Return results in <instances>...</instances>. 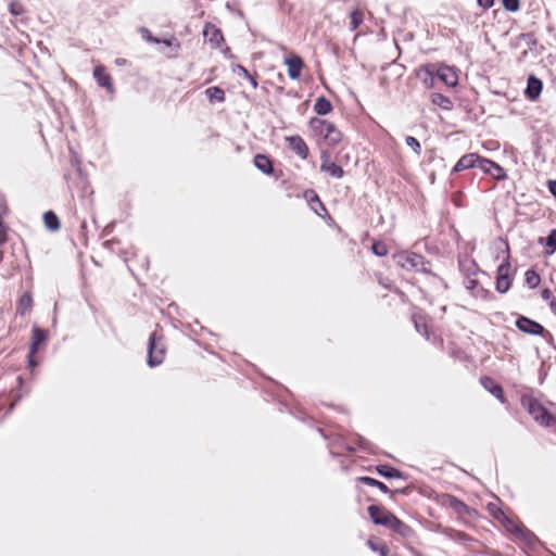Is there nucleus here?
Instances as JSON below:
<instances>
[{
  "mask_svg": "<svg viewBox=\"0 0 556 556\" xmlns=\"http://www.w3.org/2000/svg\"><path fill=\"white\" fill-rule=\"evenodd\" d=\"M492 168V173L490 174V176H492L494 179L496 180H503L507 177L504 168L498 165L497 163L494 162V167H491Z\"/></svg>",
  "mask_w": 556,
  "mask_h": 556,
  "instance_id": "nucleus-41",
  "label": "nucleus"
},
{
  "mask_svg": "<svg viewBox=\"0 0 556 556\" xmlns=\"http://www.w3.org/2000/svg\"><path fill=\"white\" fill-rule=\"evenodd\" d=\"M545 247L548 249L547 253L552 254L556 250V229L549 231L544 239Z\"/></svg>",
  "mask_w": 556,
  "mask_h": 556,
  "instance_id": "nucleus-36",
  "label": "nucleus"
},
{
  "mask_svg": "<svg viewBox=\"0 0 556 556\" xmlns=\"http://www.w3.org/2000/svg\"><path fill=\"white\" fill-rule=\"evenodd\" d=\"M43 222L49 230L55 231L60 228V219L52 211H48L43 214Z\"/></svg>",
  "mask_w": 556,
  "mask_h": 556,
  "instance_id": "nucleus-29",
  "label": "nucleus"
},
{
  "mask_svg": "<svg viewBox=\"0 0 556 556\" xmlns=\"http://www.w3.org/2000/svg\"><path fill=\"white\" fill-rule=\"evenodd\" d=\"M363 23V13L355 9L350 13V30L354 31L356 30L359 25Z\"/></svg>",
  "mask_w": 556,
  "mask_h": 556,
  "instance_id": "nucleus-33",
  "label": "nucleus"
},
{
  "mask_svg": "<svg viewBox=\"0 0 556 556\" xmlns=\"http://www.w3.org/2000/svg\"><path fill=\"white\" fill-rule=\"evenodd\" d=\"M503 7L509 12H516L520 8V0H502Z\"/></svg>",
  "mask_w": 556,
  "mask_h": 556,
  "instance_id": "nucleus-43",
  "label": "nucleus"
},
{
  "mask_svg": "<svg viewBox=\"0 0 556 556\" xmlns=\"http://www.w3.org/2000/svg\"><path fill=\"white\" fill-rule=\"evenodd\" d=\"M358 482L369 485V486H376L383 493L390 492V490L386 483H383L375 478L368 477V476L359 477Z\"/></svg>",
  "mask_w": 556,
  "mask_h": 556,
  "instance_id": "nucleus-30",
  "label": "nucleus"
},
{
  "mask_svg": "<svg viewBox=\"0 0 556 556\" xmlns=\"http://www.w3.org/2000/svg\"><path fill=\"white\" fill-rule=\"evenodd\" d=\"M479 160L478 153H468L463 155L454 165L452 174L460 173L466 169L476 168V162Z\"/></svg>",
  "mask_w": 556,
  "mask_h": 556,
  "instance_id": "nucleus-10",
  "label": "nucleus"
},
{
  "mask_svg": "<svg viewBox=\"0 0 556 556\" xmlns=\"http://www.w3.org/2000/svg\"><path fill=\"white\" fill-rule=\"evenodd\" d=\"M202 34L214 49L218 48L224 41V35L222 30L211 23H206L204 25Z\"/></svg>",
  "mask_w": 556,
  "mask_h": 556,
  "instance_id": "nucleus-8",
  "label": "nucleus"
},
{
  "mask_svg": "<svg viewBox=\"0 0 556 556\" xmlns=\"http://www.w3.org/2000/svg\"><path fill=\"white\" fill-rule=\"evenodd\" d=\"M489 509L493 516H494V514H498V510H501L500 508H496L495 505H493V504L489 505Z\"/></svg>",
  "mask_w": 556,
  "mask_h": 556,
  "instance_id": "nucleus-58",
  "label": "nucleus"
},
{
  "mask_svg": "<svg viewBox=\"0 0 556 556\" xmlns=\"http://www.w3.org/2000/svg\"><path fill=\"white\" fill-rule=\"evenodd\" d=\"M320 170L328 173L330 176L334 178H342L344 175V170L342 169V167L336 164L334 162L329 163L326 166H320Z\"/></svg>",
  "mask_w": 556,
  "mask_h": 556,
  "instance_id": "nucleus-31",
  "label": "nucleus"
},
{
  "mask_svg": "<svg viewBox=\"0 0 556 556\" xmlns=\"http://www.w3.org/2000/svg\"><path fill=\"white\" fill-rule=\"evenodd\" d=\"M285 64L288 66V75L291 79H298L301 76L304 62L301 56L292 55L285 59Z\"/></svg>",
  "mask_w": 556,
  "mask_h": 556,
  "instance_id": "nucleus-12",
  "label": "nucleus"
},
{
  "mask_svg": "<svg viewBox=\"0 0 556 556\" xmlns=\"http://www.w3.org/2000/svg\"><path fill=\"white\" fill-rule=\"evenodd\" d=\"M245 78L250 81L251 86H252L254 89H256V88H257L258 84H257V80H256V76H255V75H251V74H249V76H247Z\"/></svg>",
  "mask_w": 556,
  "mask_h": 556,
  "instance_id": "nucleus-55",
  "label": "nucleus"
},
{
  "mask_svg": "<svg viewBox=\"0 0 556 556\" xmlns=\"http://www.w3.org/2000/svg\"><path fill=\"white\" fill-rule=\"evenodd\" d=\"M367 511L375 525L382 526L388 529L392 526V522L396 517L381 505H370L368 506Z\"/></svg>",
  "mask_w": 556,
  "mask_h": 556,
  "instance_id": "nucleus-6",
  "label": "nucleus"
},
{
  "mask_svg": "<svg viewBox=\"0 0 556 556\" xmlns=\"http://www.w3.org/2000/svg\"><path fill=\"white\" fill-rule=\"evenodd\" d=\"M232 72L237 75H242L244 78L247 76H249L250 72L242 65L240 64H237L236 66L232 67Z\"/></svg>",
  "mask_w": 556,
  "mask_h": 556,
  "instance_id": "nucleus-46",
  "label": "nucleus"
},
{
  "mask_svg": "<svg viewBox=\"0 0 556 556\" xmlns=\"http://www.w3.org/2000/svg\"><path fill=\"white\" fill-rule=\"evenodd\" d=\"M47 341V332L45 329L39 327L33 328L31 341L29 345V351L31 354H36L39 350L40 345Z\"/></svg>",
  "mask_w": 556,
  "mask_h": 556,
  "instance_id": "nucleus-17",
  "label": "nucleus"
},
{
  "mask_svg": "<svg viewBox=\"0 0 556 556\" xmlns=\"http://www.w3.org/2000/svg\"><path fill=\"white\" fill-rule=\"evenodd\" d=\"M477 3L479 7L486 10L493 7L494 0H477Z\"/></svg>",
  "mask_w": 556,
  "mask_h": 556,
  "instance_id": "nucleus-50",
  "label": "nucleus"
},
{
  "mask_svg": "<svg viewBox=\"0 0 556 556\" xmlns=\"http://www.w3.org/2000/svg\"><path fill=\"white\" fill-rule=\"evenodd\" d=\"M329 123L330 122H327L325 119L313 117L309 121V127L316 135L324 137L326 128Z\"/></svg>",
  "mask_w": 556,
  "mask_h": 556,
  "instance_id": "nucleus-28",
  "label": "nucleus"
},
{
  "mask_svg": "<svg viewBox=\"0 0 556 556\" xmlns=\"http://www.w3.org/2000/svg\"><path fill=\"white\" fill-rule=\"evenodd\" d=\"M494 518L497 519L505 529L515 535L514 528H521L523 525L516 523L509 516H507L503 510H498V514H494Z\"/></svg>",
  "mask_w": 556,
  "mask_h": 556,
  "instance_id": "nucleus-21",
  "label": "nucleus"
},
{
  "mask_svg": "<svg viewBox=\"0 0 556 556\" xmlns=\"http://www.w3.org/2000/svg\"><path fill=\"white\" fill-rule=\"evenodd\" d=\"M27 358H28V367L35 368L38 365L37 361L35 359V354H31L30 351L28 352Z\"/></svg>",
  "mask_w": 556,
  "mask_h": 556,
  "instance_id": "nucleus-53",
  "label": "nucleus"
},
{
  "mask_svg": "<svg viewBox=\"0 0 556 556\" xmlns=\"http://www.w3.org/2000/svg\"><path fill=\"white\" fill-rule=\"evenodd\" d=\"M438 78L448 87H455L458 84V77L450 66H441L437 73Z\"/></svg>",
  "mask_w": 556,
  "mask_h": 556,
  "instance_id": "nucleus-15",
  "label": "nucleus"
},
{
  "mask_svg": "<svg viewBox=\"0 0 556 556\" xmlns=\"http://www.w3.org/2000/svg\"><path fill=\"white\" fill-rule=\"evenodd\" d=\"M311 192L313 193V197L311 198V200H309V201H311V202H317V203H318V205H319L323 210H325V206H324V204L321 203V201L319 200L318 195H317L314 191H311Z\"/></svg>",
  "mask_w": 556,
  "mask_h": 556,
  "instance_id": "nucleus-56",
  "label": "nucleus"
},
{
  "mask_svg": "<svg viewBox=\"0 0 556 556\" xmlns=\"http://www.w3.org/2000/svg\"><path fill=\"white\" fill-rule=\"evenodd\" d=\"M9 11L12 15L18 16L25 13V7L22 2L14 0L9 4Z\"/></svg>",
  "mask_w": 556,
  "mask_h": 556,
  "instance_id": "nucleus-39",
  "label": "nucleus"
},
{
  "mask_svg": "<svg viewBox=\"0 0 556 556\" xmlns=\"http://www.w3.org/2000/svg\"><path fill=\"white\" fill-rule=\"evenodd\" d=\"M324 139L328 142L329 146H336L341 141L342 134L333 123H329L326 128Z\"/></svg>",
  "mask_w": 556,
  "mask_h": 556,
  "instance_id": "nucleus-19",
  "label": "nucleus"
},
{
  "mask_svg": "<svg viewBox=\"0 0 556 556\" xmlns=\"http://www.w3.org/2000/svg\"><path fill=\"white\" fill-rule=\"evenodd\" d=\"M430 100L433 105H437L445 111H450L453 109L452 100L442 93H439V92L431 93Z\"/></svg>",
  "mask_w": 556,
  "mask_h": 556,
  "instance_id": "nucleus-24",
  "label": "nucleus"
},
{
  "mask_svg": "<svg viewBox=\"0 0 556 556\" xmlns=\"http://www.w3.org/2000/svg\"><path fill=\"white\" fill-rule=\"evenodd\" d=\"M515 326L517 329L523 333L532 334V336H542L545 339L552 338V334L538 321L527 317V316H518L516 319Z\"/></svg>",
  "mask_w": 556,
  "mask_h": 556,
  "instance_id": "nucleus-4",
  "label": "nucleus"
},
{
  "mask_svg": "<svg viewBox=\"0 0 556 556\" xmlns=\"http://www.w3.org/2000/svg\"><path fill=\"white\" fill-rule=\"evenodd\" d=\"M356 443L361 450L369 454H376V446L364 437L357 434Z\"/></svg>",
  "mask_w": 556,
  "mask_h": 556,
  "instance_id": "nucleus-34",
  "label": "nucleus"
},
{
  "mask_svg": "<svg viewBox=\"0 0 556 556\" xmlns=\"http://www.w3.org/2000/svg\"><path fill=\"white\" fill-rule=\"evenodd\" d=\"M541 296L545 301H551L553 298H555L553 295V292L549 289H547V288L542 290Z\"/></svg>",
  "mask_w": 556,
  "mask_h": 556,
  "instance_id": "nucleus-51",
  "label": "nucleus"
},
{
  "mask_svg": "<svg viewBox=\"0 0 556 556\" xmlns=\"http://www.w3.org/2000/svg\"><path fill=\"white\" fill-rule=\"evenodd\" d=\"M513 282V269L508 257L497 267L495 289L500 293H506Z\"/></svg>",
  "mask_w": 556,
  "mask_h": 556,
  "instance_id": "nucleus-5",
  "label": "nucleus"
},
{
  "mask_svg": "<svg viewBox=\"0 0 556 556\" xmlns=\"http://www.w3.org/2000/svg\"><path fill=\"white\" fill-rule=\"evenodd\" d=\"M494 167V161L479 155V160L476 162V168H480L483 173L490 175Z\"/></svg>",
  "mask_w": 556,
  "mask_h": 556,
  "instance_id": "nucleus-35",
  "label": "nucleus"
},
{
  "mask_svg": "<svg viewBox=\"0 0 556 556\" xmlns=\"http://www.w3.org/2000/svg\"><path fill=\"white\" fill-rule=\"evenodd\" d=\"M160 340L161 337H157L156 332H152L149 337L147 363L152 368L161 365L164 361L165 346Z\"/></svg>",
  "mask_w": 556,
  "mask_h": 556,
  "instance_id": "nucleus-3",
  "label": "nucleus"
},
{
  "mask_svg": "<svg viewBox=\"0 0 556 556\" xmlns=\"http://www.w3.org/2000/svg\"><path fill=\"white\" fill-rule=\"evenodd\" d=\"M93 77L96 78L100 87L105 88L109 91H113L111 76L108 73H105V68L102 65L94 67Z\"/></svg>",
  "mask_w": 556,
  "mask_h": 556,
  "instance_id": "nucleus-16",
  "label": "nucleus"
},
{
  "mask_svg": "<svg viewBox=\"0 0 556 556\" xmlns=\"http://www.w3.org/2000/svg\"><path fill=\"white\" fill-rule=\"evenodd\" d=\"M515 530V539L520 541V542H523L526 545H528L529 547H532L535 545V543L539 542V539L536 538V535L531 532L530 530H528L525 526H522L521 528H514Z\"/></svg>",
  "mask_w": 556,
  "mask_h": 556,
  "instance_id": "nucleus-14",
  "label": "nucleus"
},
{
  "mask_svg": "<svg viewBox=\"0 0 556 556\" xmlns=\"http://www.w3.org/2000/svg\"><path fill=\"white\" fill-rule=\"evenodd\" d=\"M5 241H7V237L0 236V245L3 244ZM2 260H3V252L0 250V263L2 262Z\"/></svg>",
  "mask_w": 556,
  "mask_h": 556,
  "instance_id": "nucleus-57",
  "label": "nucleus"
},
{
  "mask_svg": "<svg viewBox=\"0 0 556 556\" xmlns=\"http://www.w3.org/2000/svg\"><path fill=\"white\" fill-rule=\"evenodd\" d=\"M414 324H415V328L416 330L421 333L422 336H425L427 339H429V332H428V327H427V324L415 318L414 319Z\"/></svg>",
  "mask_w": 556,
  "mask_h": 556,
  "instance_id": "nucleus-44",
  "label": "nucleus"
},
{
  "mask_svg": "<svg viewBox=\"0 0 556 556\" xmlns=\"http://www.w3.org/2000/svg\"><path fill=\"white\" fill-rule=\"evenodd\" d=\"M520 38L523 39L530 46V48L535 46L538 42L536 38L532 33H523L520 35Z\"/></svg>",
  "mask_w": 556,
  "mask_h": 556,
  "instance_id": "nucleus-45",
  "label": "nucleus"
},
{
  "mask_svg": "<svg viewBox=\"0 0 556 556\" xmlns=\"http://www.w3.org/2000/svg\"><path fill=\"white\" fill-rule=\"evenodd\" d=\"M389 529L406 540H412L415 538L414 529L410 526L404 523L397 517H395L392 526Z\"/></svg>",
  "mask_w": 556,
  "mask_h": 556,
  "instance_id": "nucleus-13",
  "label": "nucleus"
},
{
  "mask_svg": "<svg viewBox=\"0 0 556 556\" xmlns=\"http://www.w3.org/2000/svg\"><path fill=\"white\" fill-rule=\"evenodd\" d=\"M394 258L396 264L406 270L424 273L439 278L431 271V263L420 254L405 251L394 255Z\"/></svg>",
  "mask_w": 556,
  "mask_h": 556,
  "instance_id": "nucleus-1",
  "label": "nucleus"
},
{
  "mask_svg": "<svg viewBox=\"0 0 556 556\" xmlns=\"http://www.w3.org/2000/svg\"><path fill=\"white\" fill-rule=\"evenodd\" d=\"M163 42L167 46H170V42L168 40H164Z\"/></svg>",
  "mask_w": 556,
  "mask_h": 556,
  "instance_id": "nucleus-60",
  "label": "nucleus"
},
{
  "mask_svg": "<svg viewBox=\"0 0 556 556\" xmlns=\"http://www.w3.org/2000/svg\"><path fill=\"white\" fill-rule=\"evenodd\" d=\"M253 163L260 172L266 175H270L274 173L273 161L265 154H256L254 156Z\"/></svg>",
  "mask_w": 556,
  "mask_h": 556,
  "instance_id": "nucleus-18",
  "label": "nucleus"
},
{
  "mask_svg": "<svg viewBox=\"0 0 556 556\" xmlns=\"http://www.w3.org/2000/svg\"><path fill=\"white\" fill-rule=\"evenodd\" d=\"M367 544L374 552H378L380 556H388L389 548L387 545L375 543L371 540H369Z\"/></svg>",
  "mask_w": 556,
  "mask_h": 556,
  "instance_id": "nucleus-40",
  "label": "nucleus"
},
{
  "mask_svg": "<svg viewBox=\"0 0 556 556\" xmlns=\"http://www.w3.org/2000/svg\"><path fill=\"white\" fill-rule=\"evenodd\" d=\"M542 80L535 77L534 75H530L527 80L525 93L529 100L535 101L536 99H539L542 92Z\"/></svg>",
  "mask_w": 556,
  "mask_h": 556,
  "instance_id": "nucleus-9",
  "label": "nucleus"
},
{
  "mask_svg": "<svg viewBox=\"0 0 556 556\" xmlns=\"http://www.w3.org/2000/svg\"><path fill=\"white\" fill-rule=\"evenodd\" d=\"M481 386L489 391L492 395L498 399L502 403L505 402L504 391L500 383H497L493 378L483 376L480 379Z\"/></svg>",
  "mask_w": 556,
  "mask_h": 556,
  "instance_id": "nucleus-11",
  "label": "nucleus"
},
{
  "mask_svg": "<svg viewBox=\"0 0 556 556\" xmlns=\"http://www.w3.org/2000/svg\"><path fill=\"white\" fill-rule=\"evenodd\" d=\"M371 251L377 256H386L389 253L387 244L382 241H374Z\"/></svg>",
  "mask_w": 556,
  "mask_h": 556,
  "instance_id": "nucleus-37",
  "label": "nucleus"
},
{
  "mask_svg": "<svg viewBox=\"0 0 556 556\" xmlns=\"http://www.w3.org/2000/svg\"><path fill=\"white\" fill-rule=\"evenodd\" d=\"M548 191L556 198V180L547 181Z\"/></svg>",
  "mask_w": 556,
  "mask_h": 556,
  "instance_id": "nucleus-54",
  "label": "nucleus"
},
{
  "mask_svg": "<svg viewBox=\"0 0 556 556\" xmlns=\"http://www.w3.org/2000/svg\"><path fill=\"white\" fill-rule=\"evenodd\" d=\"M376 471L387 478V479H401L403 478V472L400 471L399 469L390 466V465H387V464H382V465H378L376 466Z\"/></svg>",
  "mask_w": 556,
  "mask_h": 556,
  "instance_id": "nucleus-20",
  "label": "nucleus"
},
{
  "mask_svg": "<svg viewBox=\"0 0 556 556\" xmlns=\"http://www.w3.org/2000/svg\"><path fill=\"white\" fill-rule=\"evenodd\" d=\"M405 142H406V144H407L409 148H412V149L414 150V152H415L416 154H418V155L420 154V152H421V146H420L419 141H418L415 137H413V136H407V137L405 138Z\"/></svg>",
  "mask_w": 556,
  "mask_h": 556,
  "instance_id": "nucleus-42",
  "label": "nucleus"
},
{
  "mask_svg": "<svg viewBox=\"0 0 556 556\" xmlns=\"http://www.w3.org/2000/svg\"><path fill=\"white\" fill-rule=\"evenodd\" d=\"M288 147L302 160H306L309 150L303 138L299 135L289 136L286 138Z\"/></svg>",
  "mask_w": 556,
  "mask_h": 556,
  "instance_id": "nucleus-7",
  "label": "nucleus"
},
{
  "mask_svg": "<svg viewBox=\"0 0 556 556\" xmlns=\"http://www.w3.org/2000/svg\"><path fill=\"white\" fill-rule=\"evenodd\" d=\"M141 34L144 39L153 43H160V40L151 35L147 28H141Z\"/></svg>",
  "mask_w": 556,
  "mask_h": 556,
  "instance_id": "nucleus-48",
  "label": "nucleus"
},
{
  "mask_svg": "<svg viewBox=\"0 0 556 556\" xmlns=\"http://www.w3.org/2000/svg\"><path fill=\"white\" fill-rule=\"evenodd\" d=\"M494 518L497 519L505 529L515 535L514 528H521L523 525L516 523L509 516H507L503 510H498V514H494Z\"/></svg>",
  "mask_w": 556,
  "mask_h": 556,
  "instance_id": "nucleus-22",
  "label": "nucleus"
},
{
  "mask_svg": "<svg viewBox=\"0 0 556 556\" xmlns=\"http://www.w3.org/2000/svg\"><path fill=\"white\" fill-rule=\"evenodd\" d=\"M425 70L427 71L429 77L425 78L424 83L427 87L431 88V87H433V75L427 67H425Z\"/></svg>",
  "mask_w": 556,
  "mask_h": 556,
  "instance_id": "nucleus-52",
  "label": "nucleus"
},
{
  "mask_svg": "<svg viewBox=\"0 0 556 556\" xmlns=\"http://www.w3.org/2000/svg\"><path fill=\"white\" fill-rule=\"evenodd\" d=\"M331 102L324 96H320L316 99L314 104V111L318 115H326L332 111Z\"/></svg>",
  "mask_w": 556,
  "mask_h": 556,
  "instance_id": "nucleus-25",
  "label": "nucleus"
},
{
  "mask_svg": "<svg viewBox=\"0 0 556 556\" xmlns=\"http://www.w3.org/2000/svg\"><path fill=\"white\" fill-rule=\"evenodd\" d=\"M548 302H549V307H551V309H552L553 312H555V311H556V299H555V298H553V299H552L551 301H548Z\"/></svg>",
  "mask_w": 556,
  "mask_h": 556,
  "instance_id": "nucleus-59",
  "label": "nucleus"
},
{
  "mask_svg": "<svg viewBox=\"0 0 556 556\" xmlns=\"http://www.w3.org/2000/svg\"><path fill=\"white\" fill-rule=\"evenodd\" d=\"M205 96L208 99L210 102H225V91L217 86L210 87L205 90Z\"/></svg>",
  "mask_w": 556,
  "mask_h": 556,
  "instance_id": "nucleus-27",
  "label": "nucleus"
},
{
  "mask_svg": "<svg viewBox=\"0 0 556 556\" xmlns=\"http://www.w3.org/2000/svg\"><path fill=\"white\" fill-rule=\"evenodd\" d=\"M494 518L497 519L505 529L515 535L514 528H521L523 525L516 523L509 516H507L503 510H498V514H494Z\"/></svg>",
  "mask_w": 556,
  "mask_h": 556,
  "instance_id": "nucleus-23",
  "label": "nucleus"
},
{
  "mask_svg": "<svg viewBox=\"0 0 556 556\" xmlns=\"http://www.w3.org/2000/svg\"><path fill=\"white\" fill-rule=\"evenodd\" d=\"M459 266L462 270H465L467 273V276L476 275V273L478 271V266L475 263V261H460Z\"/></svg>",
  "mask_w": 556,
  "mask_h": 556,
  "instance_id": "nucleus-38",
  "label": "nucleus"
},
{
  "mask_svg": "<svg viewBox=\"0 0 556 556\" xmlns=\"http://www.w3.org/2000/svg\"><path fill=\"white\" fill-rule=\"evenodd\" d=\"M522 404L536 422L556 432V416L549 413L536 399H523Z\"/></svg>",
  "mask_w": 556,
  "mask_h": 556,
  "instance_id": "nucleus-2",
  "label": "nucleus"
},
{
  "mask_svg": "<svg viewBox=\"0 0 556 556\" xmlns=\"http://www.w3.org/2000/svg\"><path fill=\"white\" fill-rule=\"evenodd\" d=\"M478 285H479V282H478V280L476 278H472L471 276H467V278L465 280V287L468 290L476 289Z\"/></svg>",
  "mask_w": 556,
  "mask_h": 556,
  "instance_id": "nucleus-47",
  "label": "nucleus"
},
{
  "mask_svg": "<svg viewBox=\"0 0 556 556\" xmlns=\"http://www.w3.org/2000/svg\"><path fill=\"white\" fill-rule=\"evenodd\" d=\"M525 279L530 289L536 288L541 282V277L534 269H528Z\"/></svg>",
  "mask_w": 556,
  "mask_h": 556,
  "instance_id": "nucleus-32",
  "label": "nucleus"
},
{
  "mask_svg": "<svg viewBox=\"0 0 556 556\" xmlns=\"http://www.w3.org/2000/svg\"><path fill=\"white\" fill-rule=\"evenodd\" d=\"M33 306V298L29 292H25L18 300L16 312L24 316L26 315Z\"/></svg>",
  "mask_w": 556,
  "mask_h": 556,
  "instance_id": "nucleus-26",
  "label": "nucleus"
},
{
  "mask_svg": "<svg viewBox=\"0 0 556 556\" xmlns=\"http://www.w3.org/2000/svg\"><path fill=\"white\" fill-rule=\"evenodd\" d=\"M320 160H321V165L320 166H326L328 165L330 162V155L328 153V151L326 150H323L321 153H320Z\"/></svg>",
  "mask_w": 556,
  "mask_h": 556,
  "instance_id": "nucleus-49",
  "label": "nucleus"
}]
</instances>
